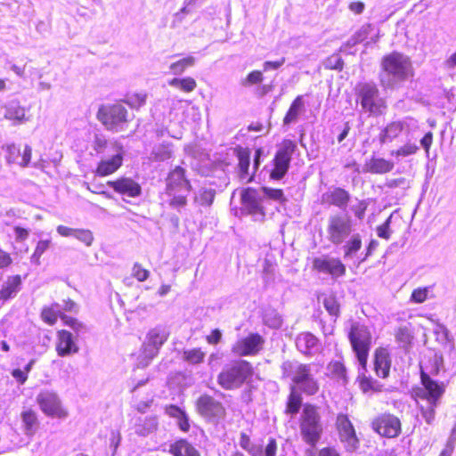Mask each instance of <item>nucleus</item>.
Listing matches in <instances>:
<instances>
[{
    "label": "nucleus",
    "instance_id": "1",
    "mask_svg": "<svg viewBox=\"0 0 456 456\" xmlns=\"http://www.w3.org/2000/svg\"><path fill=\"white\" fill-rule=\"evenodd\" d=\"M380 67L379 82L385 88H393L414 76L411 58L397 51L385 54L381 58Z\"/></svg>",
    "mask_w": 456,
    "mask_h": 456
},
{
    "label": "nucleus",
    "instance_id": "2",
    "mask_svg": "<svg viewBox=\"0 0 456 456\" xmlns=\"http://www.w3.org/2000/svg\"><path fill=\"white\" fill-rule=\"evenodd\" d=\"M420 383L423 389L416 393V396L428 403V406H419V411L425 421L431 425L435 421L436 409L445 392V385L443 382L434 380L423 370H420Z\"/></svg>",
    "mask_w": 456,
    "mask_h": 456
},
{
    "label": "nucleus",
    "instance_id": "3",
    "mask_svg": "<svg viewBox=\"0 0 456 456\" xmlns=\"http://www.w3.org/2000/svg\"><path fill=\"white\" fill-rule=\"evenodd\" d=\"M165 192L169 197V205L175 208H183L187 204V197L192 190L186 169L176 166L166 177Z\"/></svg>",
    "mask_w": 456,
    "mask_h": 456
},
{
    "label": "nucleus",
    "instance_id": "4",
    "mask_svg": "<svg viewBox=\"0 0 456 456\" xmlns=\"http://www.w3.org/2000/svg\"><path fill=\"white\" fill-rule=\"evenodd\" d=\"M299 431L304 443L315 448L323 434V427L318 407L305 403L299 419Z\"/></svg>",
    "mask_w": 456,
    "mask_h": 456
},
{
    "label": "nucleus",
    "instance_id": "5",
    "mask_svg": "<svg viewBox=\"0 0 456 456\" xmlns=\"http://www.w3.org/2000/svg\"><path fill=\"white\" fill-rule=\"evenodd\" d=\"M254 374L252 364L246 360H235L224 366L217 375V384L224 390L240 388Z\"/></svg>",
    "mask_w": 456,
    "mask_h": 456
},
{
    "label": "nucleus",
    "instance_id": "6",
    "mask_svg": "<svg viewBox=\"0 0 456 456\" xmlns=\"http://www.w3.org/2000/svg\"><path fill=\"white\" fill-rule=\"evenodd\" d=\"M347 338L359 364L366 370L372 346V334L370 328L364 323L354 322L349 327Z\"/></svg>",
    "mask_w": 456,
    "mask_h": 456
},
{
    "label": "nucleus",
    "instance_id": "7",
    "mask_svg": "<svg viewBox=\"0 0 456 456\" xmlns=\"http://www.w3.org/2000/svg\"><path fill=\"white\" fill-rule=\"evenodd\" d=\"M97 119L111 132H120L130 121L126 108L120 102L102 104L96 113Z\"/></svg>",
    "mask_w": 456,
    "mask_h": 456
},
{
    "label": "nucleus",
    "instance_id": "8",
    "mask_svg": "<svg viewBox=\"0 0 456 456\" xmlns=\"http://www.w3.org/2000/svg\"><path fill=\"white\" fill-rule=\"evenodd\" d=\"M356 95L362 110L370 115L379 117L386 112L387 102L384 98L379 97V90L374 83H359Z\"/></svg>",
    "mask_w": 456,
    "mask_h": 456
},
{
    "label": "nucleus",
    "instance_id": "9",
    "mask_svg": "<svg viewBox=\"0 0 456 456\" xmlns=\"http://www.w3.org/2000/svg\"><path fill=\"white\" fill-rule=\"evenodd\" d=\"M296 148L297 145L292 140L284 139L281 142L272 160V169L269 174L271 180L279 181L286 175Z\"/></svg>",
    "mask_w": 456,
    "mask_h": 456
},
{
    "label": "nucleus",
    "instance_id": "10",
    "mask_svg": "<svg viewBox=\"0 0 456 456\" xmlns=\"http://www.w3.org/2000/svg\"><path fill=\"white\" fill-rule=\"evenodd\" d=\"M197 413L208 422L218 423L226 418V408L208 394L200 395L195 401Z\"/></svg>",
    "mask_w": 456,
    "mask_h": 456
},
{
    "label": "nucleus",
    "instance_id": "11",
    "mask_svg": "<svg viewBox=\"0 0 456 456\" xmlns=\"http://www.w3.org/2000/svg\"><path fill=\"white\" fill-rule=\"evenodd\" d=\"M113 155L110 158H102L98 161L94 174L98 177H105L115 174L124 162L125 151L123 145L118 141L112 143Z\"/></svg>",
    "mask_w": 456,
    "mask_h": 456
},
{
    "label": "nucleus",
    "instance_id": "12",
    "mask_svg": "<svg viewBox=\"0 0 456 456\" xmlns=\"http://www.w3.org/2000/svg\"><path fill=\"white\" fill-rule=\"evenodd\" d=\"M370 426L377 434L386 438H395L402 433L400 419L390 412H384L375 417Z\"/></svg>",
    "mask_w": 456,
    "mask_h": 456
},
{
    "label": "nucleus",
    "instance_id": "13",
    "mask_svg": "<svg viewBox=\"0 0 456 456\" xmlns=\"http://www.w3.org/2000/svg\"><path fill=\"white\" fill-rule=\"evenodd\" d=\"M37 403L43 413L48 417L65 419L69 415L55 392L47 390L40 392L37 396Z\"/></svg>",
    "mask_w": 456,
    "mask_h": 456
},
{
    "label": "nucleus",
    "instance_id": "14",
    "mask_svg": "<svg viewBox=\"0 0 456 456\" xmlns=\"http://www.w3.org/2000/svg\"><path fill=\"white\" fill-rule=\"evenodd\" d=\"M351 232L352 224L349 216L336 214L329 218L327 232L331 243L335 245L342 243Z\"/></svg>",
    "mask_w": 456,
    "mask_h": 456
},
{
    "label": "nucleus",
    "instance_id": "15",
    "mask_svg": "<svg viewBox=\"0 0 456 456\" xmlns=\"http://www.w3.org/2000/svg\"><path fill=\"white\" fill-rule=\"evenodd\" d=\"M314 271L330 275L332 278L342 277L346 273V267L339 258L328 255L314 257L312 261Z\"/></svg>",
    "mask_w": 456,
    "mask_h": 456
},
{
    "label": "nucleus",
    "instance_id": "16",
    "mask_svg": "<svg viewBox=\"0 0 456 456\" xmlns=\"http://www.w3.org/2000/svg\"><path fill=\"white\" fill-rule=\"evenodd\" d=\"M264 343L265 339L260 334L249 333L236 341L232 346V352L239 356L255 355L262 349Z\"/></svg>",
    "mask_w": 456,
    "mask_h": 456
},
{
    "label": "nucleus",
    "instance_id": "17",
    "mask_svg": "<svg viewBox=\"0 0 456 456\" xmlns=\"http://www.w3.org/2000/svg\"><path fill=\"white\" fill-rule=\"evenodd\" d=\"M336 428L341 442L346 444L350 450H354L358 447L359 439L348 415L345 413L338 414Z\"/></svg>",
    "mask_w": 456,
    "mask_h": 456
},
{
    "label": "nucleus",
    "instance_id": "18",
    "mask_svg": "<svg viewBox=\"0 0 456 456\" xmlns=\"http://www.w3.org/2000/svg\"><path fill=\"white\" fill-rule=\"evenodd\" d=\"M107 185L121 196L136 198L142 194L141 184L132 177L119 176L114 180L108 181Z\"/></svg>",
    "mask_w": 456,
    "mask_h": 456
},
{
    "label": "nucleus",
    "instance_id": "19",
    "mask_svg": "<svg viewBox=\"0 0 456 456\" xmlns=\"http://www.w3.org/2000/svg\"><path fill=\"white\" fill-rule=\"evenodd\" d=\"M240 201L248 214L259 215L262 218L265 216V208L261 205V198L255 188L248 187L242 190Z\"/></svg>",
    "mask_w": 456,
    "mask_h": 456
},
{
    "label": "nucleus",
    "instance_id": "20",
    "mask_svg": "<svg viewBox=\"0 0 456 456\" xmlns=\"http://www.w3.org/2000/svg\"><path fill=\"white\" fill-rule=\"evenodd\" d=\"M167 339V336L164 332L156 329L150 330L142 348L143 356L149 360L154 358Z\"/></svg>",
    "mask_w": 456,
    "mask_h": 456
},
{
    "label": "nucleus",
    "instance_id": "21",
    "mask_svg": "<svg viewBox=\"0 0 456 456\" xmlns=\"http://www.w3.org/2000/svg\"><path fill=\"white\" fill-rule=\"evenodd\" d=\"M55 350L59 356L65 357L78 352V346L73 339L71 332L66 330L57 331Z\"/></svg>",
    "mask_w": 456,
    "mask_h": 456
},
{
    "label": "nucleus",
    "instance_id": "22",
    "mask_svg": "<svg viewBox=\"0 0 456 456\" xmlns=\"http://www.w3.org/2000/svg\"><path fill=\"white\" fill-rule=\"evenodd\" d=\"M233 151L238 159L240 178L247 183L252 182L255 176V172L253 174H249L250 150L238 145L233 149Z\"/></svg>",
    "mask_w": 456,
    "mask_h": 456
},
{
    "label": "nucleus",
    "instance_id": "23",
    "mask_svg": "<svg viewBox=\"0 0 456 456\" xmlns=\"http://www.w3.org/2000/svg\"><path fill=\"white\" fill-rule=\"evenodd\" d=\"M392 362L387 349L379 347L374 353V371L381 379H387L390 375Z\"/></svg>",
    "mask_w": 456,
    "mask_h": 456
},
{
    "label": "nucleus",
    "instance_id": "24",
    "mask_svg": "<svg viewBox=\"0 0 456 456\" xmlns=\"http://www.w3.org/2000/svg\"><path fill=\"white\" fill-rule=\"evenodd\" d=\"M22 280L20 274L7 276L0 286V301L3 303L13 298L20 289Z\"/></svg>",
    "mask_w": 456,
    "mask_h": 456
},
{
    "label": "nucleus",
    "instance_id": "25",
    "mask_svg": "<svg viewBox=\"0 0 456 456\" xmlns=\"http://www.w3.org/2000/svg\"><path fill=\"white\" fill-rule=\"evenodd\" d=\"M323 200L330 206L344 209L348 206L351 195L349 191L344 188L334 187L331 191H327L323 195Z\"/></svg>",
    "mask_w": 456,
    "mask_h": 456
},
{
    "label": "nucleus",
    "instance_id": "26",
    "mask_svg": "<svg viewBox=\"0 0 456 456\" xmlns=\"http://www.w3.org/2000/svg\"><path fill=\"white\" fill-rule=\"evenodd\" d=\"M169 452L173 456H201L193 444L185 438H180L172 443Z\"/></svg>",
    "mask_w": 456,
    "mask_h": 456
},
{
    "label": "nucleus",
    "instance_id": "27",
    "mask_svg": "<svg viewBox=\"0 0 456 456\" xmlns=\"http://www.w3.org/2000/svg\"><path fill=\"white\" fill-rule=\"evenodd\" d=\"M20 418L25 435L33 436L39 426L37 411L31 408L25 409L21 411Z\"/></svg>",
    "mask_w": 456,
    "mask_h": 456
},
{
    "label": "nucleus",
    "instance_id": "28",
    "mask_svg": "<svg viewBox=\"0 0 456 456\" xmlns=\"http://www.w3.org/2000/svg\"><path fill=\"white\" fill-rule=\"evenodd\" d=\"M405 124L401 120L389 122L379 134L380 143L391 142L404 130Z\"/></svg>",
    "mask_w": 456,
    "mask_h": 456
},
{
    "label": "nucleus",
    "instance_id": "29",
    "mask_svg": "<svg viewBox=\"0 0 456 456\" xmlns=\"http://www.w3.org/2000/svg\"><path fill=\"white\" fill-rule=\"evenodd\" d=\"M305 111V102L302 94L297 95L290 103L283 118V124L289 125L296 122L299 116Z\"/></svg>",
    "mask_w": 456,
    "mask_h": 456
},
{
    "label": "nucleus",
    "instance_id": "30",
    "mask_svg": "<svg viewBox=\"0 0 456 456\" xmlns=\"http://www.w3.org/2000/svg\"><path fill=\"white\" fill-rule=\"evenodd\" d=\"M395 165L392 161L383 158H371L365 163V169L371 174H387L393 170Z\"/></svg>",
    "mask_w": 456,
    "mask_h": 456
},
{
    "label": "nucleus",
    "instance_id": "31",
    "mask_svg": "<svg viewBox=\"0 0 456 456\" xmlns=\"http://www.w3.org/2000/svg\"><path fill=\"white\" fill-rule=\"evenodd\" d=\"M303 397L295 385L289 387V394L286 402L285 413L295 415L299 412L302 406Z\"/></svg>",
    "mask_w": 456,
    "mask_h": 456
},
{
    "label": "nucleus",
    "instance_id": "32",
    "mask_svg": "<svg viewBox=\"0 0 456 456\" xmlns=\"http://www.w3.org/2000/svg\"><path fill=\"white\" fill-rule=\"evenodd\" d=\"M63 313L64 312L60 310V305L54 302L42 307L40 317L45 324L53 326L56 324L58 319H61V315H63Z\"/></svg>",
    "mask_w": 456,
    "mask_h": 456
},
{
    "label": "nucleus",
    "instance_id": "33",
    "mask_svg": "<svg viewBox=\"0 0 456 456\" xmlns=\"http://www.w3.org/2000/svg\"><path fill=\"white\" fill-rule=\"evenodd\" d=\"M357 382L360 390L363 394L380 393L384 390V386L382 384H380L372 377L367 376L365 374L358 375Z\"/></svg>",
    "mask_w": 456,
    "mask_h": 456
},
{
    "label": "nucleus",
    "instance_id": "34",
    "mask_svg": "<svg viewBox=\"0 0 456 456\" xmlns=\"http://www.w3.org/2000/svg\"><path fill=\"white\" fill-rule=\"evenodd\" d=\"M4 118L18 122L28 120L25 109L16 101H12L8 103L5 109Z\"/></svg>",
    "mask_w": 456,
    "mask_h": 456
},
{
    "label": "nucleus",
    "instance_id": "35",
    "mask_svg": "<svg viewBox=\"0 0 456 456\" xmlns=\"http://www.w3.org/2000/svg\"><path fill=\"white\" fill-rule=\"evenodd\" d=\"M206 353L200 347L183 349L182 360L191 365H198L204 362Z\"/></svg>",
    "mask_w": 456,
    "mask_h": 456
},
{
    "label": "nucleus",
    "instance_id": "36",
    "mask_svg": "<svg viewBox=\"0 0 456 456\" xmlns=\"http://www.w3.org/2000/svg\"><path fill=\"white\" fill-rule=\"evenodd\" d=\"M168 85L186 94L193 92L197 87V82L191 77H174L168 81Z\"/></svg>",
    "mask_w": 456,
    "mask_h": 456
},
{
    "label": "nucleus",
    "instance_id": "37",
    "mask_svg": "<svg viewBox=\"0 0 456 456\" xmlns=\"http://www.w3.org/2000/svg\"><path fill=\"white\" fill-rule=\"evenodd\" d=\"M322 304L326 311L335 321L340 315V303L335 293L325 295L322 300Z\"/></svg>",
    "mask_w": 456,
    "mask_h": 456
},
{
    "label": "nucleus",
    "instance_id": "38",
    "mask_svg": "<svg viewBox=\"0 0 456 456\" xmlns=\"http://www.w3.org/2000/svg\"><path fill=\"white\" fill-rule=\"evenodd\" d=\"M395 338L396 342L403 349L411 346L413 341V334L409 327H399L395 330Z\"/></svg>",
    "mask_w": 456,
    "mask_h": 456
},
{
    "label": "nucleus",
    "instance_id": "39",
    "mask_svg": "<svg viewBox=\"0 0 456 456\" xmlns=\"http://www.w3.org/2000/svg\"><path fill=\"white\" fill-rule=\"evenodd\" d=\"M136 433L140 436H147L148 434L157 430L158 422L156 418L149 417L144 419H139L135 424Z\"/></svg>",
    "mask_w": 456,
    "mask_h": 456
},
{
    "label": "nucleus",
    "instance_id": "40",
    "mask_svg": "<svg viewBox=\"0 0 456 456\" xmlns=\"http://www.w3.org/2000/svg\"><path fill=\"white\" fill-rule=\"evenodd\" d=\"M195 63V58L191 55L186 56L170 64L169 69L173 75H181L187 69L192 67Z\"/></svg>",
    "mask_w": 456,
    "mask_h": 456
},
{
    "label": "nucleus",
    "instance_id": "41",
    "mask_svg": "<svg viewBox=\"0 0 456 456\" xmlns=\"http://www.w3.org/2000/svg\"><path fill=\"white\" fill-rule=\"evenodd\" d=\"M318 341V338L311 332L301 333L297 338V346L304 348L305 350L304 351L305 354H307L312 348L315 347Z\"/></svg>",
    "mask_w": 456,
    "mask_h": 456
},
{
    "label": "nucleus",
    "instance_id": "42",
    "mask_svg": "<svg viewBox=\"0 0 456 456\" xmlns=\"http://www.w3.org/2000/svg\"><path fill=\"white\" fill-rule=\"evenodd\" d=\"M314 379L311 373V367L308 363H301L296 369V373L292 378L294 385H299L304 381Z\"/></svg>",
    "mask_w": 456,
    "mask_h": 456
},
{
    "label": "nucleus",
    "instance_id": "43",
    "mask_svg": "<svg viewBox=\"0 0 456 456\" xmlns=\"http://www.w3.org/2000/svg\"><path fill=\"white\" fill-rule=\"evenodd\" d=\"M419 151V146L411 142H405L403 146L399 147L396 150L391 151V156L399 158V157H408L417 153Z\"/></svg>",
    "mask_w": 456,
    "mask_h": 456
},
{
    "label": "nucleus",
    "instance_id": "44",
    "mask_svg": "<svg viewBox=\"0 0 456 456\" xmlns=\"http://www.w3.org/2000/svg\"><path fill=\"white\" fill-rule=\"evenodd\" d=\"M240 445L252 456H258L261 452L260 447L253 444L248 435L242 432L240 436Z\"/></svg>",
    "mask_w": 456,
    "mask_h": 456
},
{
    "label": "nucleus",
    "instance_id": "45",
    "mask_svg": "<svg viewBox=\"0 0 456 456\" xmlns=\"http://www.w3.org/2000/svg\"><path fill=\"white\" fill-rule=\"evenodd\" d=\"M299 387L297 388L299 392L312 396L316 395L320 390V385L317 379H311L309 380L304 381L301 384L298 385Z\"/></svg>",
    "mask_w": 456,
    "mask_h": 456
},
{
    "label": "nucleus",
    "instance_id": "46",
    "mask_svg": "<svg viewBox=\"0 0 456 456\" xmlns=\"http://www.w3.org/2000/svg\"><path fill=\"white\" fill-rule=\"evenodd\" d=\"M147 94L144 92H138L128 94L126 95V102L132 108H140L145 104Z\"/></svg>",
    "mask_w": 456,
    "mask_h": 456
},
{
    "label": "nucleus",
    "instance_id": "47",
    "mask_svg": "<svg viewBox=\"0 0 456 456\" xmlns=\"http://www.w3.org/2000/svg\"><path fill=\"white\" fill-rule=\"evenodd\" d=\"M329 368L335 377L343 381H346V368L345 364L340 361H332L329 363Z\"/></svg>",
    "mask_w": 456,
    "mask_h": 456
},
{
    "label": "nucleus",
    "instance_id": "48",
    "mask_svg": "<svg viewBox=\"0 0 456 456\" xmlns=\"http://www.w3.org/2000/svg\"><path fill=\"white\" fill-rule=\"evenodd\" d=\"M50 244H51V240H39L37 243L36 248L34 249V252H33V254L31 256L32 262H34L36 264H39L41 256L48 249V248L50 247Z\"/></svg>",
    "mask_w": 456,
    "mask_h": 456
},
{
    "label": "nucleus",
    "instance_id": "49",
    "mask_svg": "<svg viewBox=\"0 0 456 456\" xmlns=\"http://www.w3.org/2000/svg\"><path fill=\"white\" fill-rule=\"evenodd\" d=\"M362 248V240L359 235H354L344 247L345 257L350 256Z\"/></svg>",
    "mask_w": 456,
    "mask_h": 456
},
{
    "label": "nucleus",
    "instance_id": "50",
    "mask_svg": "<svg viewBox=\"0 0 456 456\" xmlns=\"http://www.w3.org/2000/svg\"><path fill=\"white\" fill-rule=\"evenodd\" d=\"M263 80H264V76H263L262 71L256 69V70L250 71L247 75L245 79L242 81V85L244 86H250L260 84L263 82Z\"/></svg>",
    "mask_w": 456,
    "mask_h": 456
},
{
    "label": "nucleus",
    "instance_id": "51",
    "mask_svg": "<svg viewBox=\"0 0 456 456\" xmlns=\"http://www.w3.org/2000/svg\"><path fill=\"white\" fill-rule=\"evenodd\" d=\"M262 191L265 195L270 200L284 202L286 201V198L284 196V192L281 189L276 188H269V187H262Z\"/></svg>",
    "mask_w": 456,
    "mask_h": 456
},
{
    "label": "nucleus",
    "instance_id": "52",
    "mask_svg": "<svg viewBox=\"0 0 456 456\" xmlns=\"http://www.w3.org/2000/svg\"><path fill=\"white\" fill-rule=\"evenodd\" d=\"M61 320L64 325L70 327L75 332L82 330L85 327L77 318L69 316L65 313H63V315H61Z\"/></svg>",
    "mask_w": 456,
    "mask_h": 456
},
{
    "label": "nucleus",
    "instance_id": "53",
    "mask_svg": "<svg viewBox=\"0 0 456 456\" xmlns=\"http://www.w3.org/2000/svg\"><path fill=\"white\" fill-rule=\"evenodd\" d=\"M132 276L135 278L138 281L142 282L149 278L150 272L144 267H142L141 264L135 263L134 264L132 268Z\"/></svg>",
    "mask_w": 456,
    "mask_h": 456
},
{
    "label": "nucleus",
    "instance_id": "54",
    "mask_svg": "<svg viewBox=\"0 0 456 456\" xmlns=\"http://www.w3.org/2000/svg\"><path fill=\"white\" fill-rule=\"evenodd\" d=\"M428 297V288H417L412 290L411 295V301L416 304H421L425 302Z\"/></svg>",
    "mask_w": 456,
    "mask_h": 456
},
{
    "label": "nucleus",
    "instance_id": "55",
    "mask_svg": "<svg viewBox=\"0 0 456 456\" xmlns=\"http://www.w3.org/2000/svg\"><path fill=\"white\" fill-rule=\"evenodd\" d=\"M74 237L86 246H91L94 241V235L92 232L86 229H77Z\"/></svg>",
    "mask_w": 456,
    "mask_h": 456
},
{
    "label": "nucleus",
    "instance_id": "56",
    "mask_svg": "<svg viewBox=\"0 0 456 456\" xmlns=\"http://www.w3.org/2000/svg\"><path fill=\"white\" fill-rule=\"evenodd\" d=\"M109 143L105 137L97 134L93 142V149L97 154H104Z\"/></svg>",
    "mask_w": 456,
    "mask_h": 456
},
{
    "label": "nucleus",
    "instance_id": "57",
    "mask_svg": "<svg viewBox=\"0 0 456 456\" xmlns=\"http://www.w3.org/2000/svg\"><path fill=\"white\" fill-rule=\"evenodd\" d=\"M216 192L212 189H205L200 193V201L201 205L210 206L215 200Z\"/></svg>",
    "mask_w": 456,
    "mask_h": 456
},
{
    "label": "nucleus",
    "instance_id": "58",
    "mask_svg": "<svg viewBox=\"0 0 456 456\" xmlns=\"http://www.w3.org/2000/svg\"><path fill=\"white\" fill-rule=\"evenodd\" d=\"M110 448L115 453L121 441V436L118 431L111 430L109 435Z\"/></svg>",
    "mask_w": 456,
    "mask_h": 456
},
{
    "label": "nucleus",
    "instance_id": "59",
    "mask_svg": "<svg viewBox=\"0 0 456 456\" xmlns=\"http://www.w3.org/2000/svg\"><path fill=\"white\" fill-rule=\"evenodd\" d=\"M12 263L13 260L11 254L0 248V269H6L10 267Z\"/></svg>",
    "mask_w": 456,
    "mask_h": 456
},
{
    "label": "nucleus",
    "instance_id": "60",
    "mask_svg": "<svg viewBox=\"0 0 456 456\" xmlns=\"http://www.w3.org/2000/svg\"><path fill=\"white\" fill-rule=\"evenodd\" d=\"M367 208L368 203L365 200H360L353 208L354 216L360 220L363 219Z\"/></svg>",
    "mask_w": 456,
    "mask_h": 456
},
{
    "label": "nucleus",
    "instance_id": "61",
    "mask_svg": "<svg viewBox=\"0 0 456 456\" xmlns=\"http://www.w3.org/2000/svg\"><path fill=\"white\" fill-rule=\"evenodd\" d=\"M328 67L331 69L342 70L344 68V61L342 58L338 54H334L330 56L329 59Z\"/></svg>",
    "mask_w": 456,
    "mask_h": 456
},
{
    "label": "nucleus",
    "instance_id": "62",
    "mask_svg": "<svg viewBox=\"0 0 456 456\" xmlns=\"http://www.w3.org/2000/svg\"><path fill=\"white\" fill-rule=\"evenodd\" d=\"M389 223L390 217L384 224L377 227V233L379 237L383 238L385 240H388L390 238Z\"/></svg>",
    "mask_w": 456,
    "mask_h": 456
},
{
    "label": "nucleus",
    "instance_id": "63",
    "mask_svg": "<svg viewBox=\"0 0 456 456\" xmlns=\"http://www.w3.org/2000/svg\"><path fill=\"white\" fill-rule=\"evenodd\" d=\"M222 339V332L218 329L213 330L209 335L206 337V341L209 345H217Z\"/></svg>",
    "mask_w": 456,
    "mask_h": 456
},
{
    "label": "nucleus",
    "instance_id": "64",
    "mask_svg": "<svg viewBox=\"0 0 456 456\" xmlns=\"http://www.w3.org/2000/svg\"><path fill=\"white\" fill-rule=\"evenodd\" d=\"M277 442L275 438H270L265 449V456H276Z\"/></svg>",
    "mask_w": 456,
    "mask_h": 456
}]
</instances>
